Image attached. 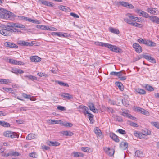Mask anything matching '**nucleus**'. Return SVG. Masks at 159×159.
<instances>
[{
	"label": "nucleus",
	"instance_id": "2",
	"mask_svg": "<svg viewBox=\"0 0 159 159\" xmlns=\"http://www.w3.org/2000/svg\"><path fill=\"white\" fill-rule=\"evenodd\" d=\"M3 135L6 137L10 138L11 139L18 138L19 136L16 133L10 131H5L3 133Z\"/></svg>",
	"mask_w": 159,
	"mask_h": 159
},
{
	"label": "nucleus",
	"instance_id": "32",
	"mask_svg": "<svg viewBox=\"0 0 159 159\" xmlns=\"http://www.w3.org/2000/svg\"><path fill=\"white\" fill-rule=\"evenodd\" d=\"M58 8L60 10L65 11H68L69 10H70L68 7L63 5L59 6Z\"/></svg>",
	"mask_w": 159,
	"mask_h": 159
},
{
	"label": "nucleus",
	"instance_id": "61",
	"mask_svg": "<svg viewBox=\"0 0 159 159\" xmlns=\"http://www.w3.org/2000/svg\"><path fill=\"white\" fill-rule=\"evenodd\" d=\"M117 73L118 74L117 76L119 78H120V77L123 74H125V72H123L122 71L119 72H117Z\"/></svg>",
	"mask_w": 159,
	"mask_h": 159
},
{
	"label": "nucleus",
	"instance_id": "21",
	"mask_svg": "<svg viewBox=\"0 0 159 159\" xmlns=\"http://www.w3.org/2000/svg\"><path fill=\"white\" fill-rule=\"evenodd\" d=\"M148 18L153 22L159 24V18L155 16H150Z\"/></svg>",
	"mask_w": 159,
	"mask_h": 159
},
{
	"label": "nucleus",
	"instance_id": "45",
	"mask_svg": "<svg viewBox=\"0 0 159 159\" xmlns=\"http://www.w3.org/2000/svg\"><path fill=\"white\" fill-rule=\"evenodd\" d=\"M10 28V31L11 32V34H12V32H21V31L17 29H16L15 28L13 29V27H9Z\"/></svg>",
	"mask_w": 159,
	"mask_h": 159
},
{
	"label": "nucleus",
	"instance_id": "31",
	"mask_svg": "<svg viewBox=\"0 0 159 159\" xmlns=\"http://www.w3.org/2000/svg\"><path fill=\"white\" fill-rule=\"evenodd\" d=\"M109 30L112 33L116 34H119V31L117 29L110 27L109 28Z\"/></svg>",
	"mask_w": 159,
	"mask_h": 159
},
{
	"label": "nucleus",
	"instance_id": "18",
	"mask_svg": "<svg viewBox=\"0 0 159 159\" xmlns=\"http://www.w3.org/2000/svg\"><path fill=\"white\" fill-rule=\"evenodd\" d=\"M144 44L150 47H154L156 45V43L152 41L146 39L145 41Z\"/></svg>",
	"mask_w": 159,
	"mask_h": 159
},
{
	"label": "nucleus",
	"instance_id": "11",
	"mask_svg": "<svg viewBox=\"0 0 159 159\" xmlns=\"http://www.w3.org/2000/svg\"><path fill=\"white\" fill-rule=\"evenodd\" d=\"M133 46L137 52L140 53L142 52V47L137 43H134Z\"/></svg>",
	"mask_w": 159,
	"mask_h": 159
},
{
	"label": "nucleus",
	"instance_id": "33",
	"mask_svg": "<svg viewBox=\"0 0 159 159\" xmlns=\"http://www.w3.org/2000/svg\"><path fill=\"white\" fill-rule=\"evenodd\" d=\"M0 125L4 127H9L10 126V124L9 123L2 121H0Z\"/></svg>",
	"mask_w": 159,
	"mask_h": 159
},
{
	"label": "nucleus",
	"instance_id": "50",
	"mask_svg": "<svg viewBox=\"0 0 159 159\" xmlns=\"http://www.w3.org/2000/svg\"><path fill=\"white\" fill-rule=\"evenodd\" d=\"M20 44L22 46H31V44L29 43L26 42L25 41H22Z\"/></svg>",
	"mask_w": 159,
	"mask_h": 159
},
{
	"label": "nucleus",
	"instance_id": "12",
	"mask_svg": "<svg viewBox=\"0 0 159 159\" xmlns=\"http://www.w3.org/2000/svg\"><path fill=\"white\" fill-rule=\"evenodd\" d=\"M143 57L147 60L153 63H156V61L154 58L151 57L150 56L147 55V53H143Z\"/></svg>",
	"mask_w": 159,
	"mask_h": 159
},
{
	"label": "nucleus",
	"instance_id": "47",
	"mask_svg": "<svg viewBox=\"0 0 159 159\" xmlns=\"http://www.w3.org/2000/svg\"><path fill=\"white\" fill-rule=\"evenodd\" d=\"M131 25L135 26L138 27H140L141 26V25L140 24H139L137 22H132L130 23V24Z\"/></svg>",
	"mask_w": 159,
	"mask_h": 159
},
{
	"label": "nucleus",
	"instance_id": "40",
	"mask_svg": "<svg viewBox=\"0 0 159 159\" xmlns=\"http://www.w3.org/2000/svg\"><path fill=\"white\" fill-rule=\"evenodd\" d=\"M22 95L24 98L26 99H29L31 101L34 100V98L33 97H31L30 95H28L25 93H23Z\"/></svg>",
	"mask_w": 159,
	"mask_h": 159
},
{
	"label": "nucleus",
	"instance_id": "38",
	"mask_svg": "<svg viewBox=\"0 0 159 159\" xmlns=\"http://www.w3.org/2000/svg\"><path fill=\"white\" fill-rule=\"evenodd\" d=\"M145 88L147 90L150 91H152L154 90V89L153 87L148 84H146Z\"/></svg>",
	"mask_w": 159,
	"mask_h": 159
},
{
	"label": "nucleus",
	"instance_id": "22",
	"mask_svg": "<svg viewBox=\"0 0 159 159\" xmlns=\"http://www.w3.org/2000/svg\"><path fill=\"white\" fill-rule=\"evenodd\" d=\"M30 59L33 62H38L41 61V58L38 56H34L30 57Z\"/></svg>",
	"mask_w": 159,
	"mask_h": 159
},
{
	"label": "nucleus",
	"instance_id": "56",
	"mask_svg": "<svg viewBox=\"0 0 159 159\" xmlns=\"http://www.w3.org/2000/svg\"><path fill=\"white\" fill-rule=\"evenodd\" d=\"M120 115L124 116L126 117L129 118L130 114H128L127 112H123L121 113Z\"/></svg>",
	"mask_w": 159,
	"mask_h": 159
},
{
	"label": "nucleus",
	"instance_id": "26",
	"mask_svg": "<svg viewBox=\"0 0 159 159\" xmlns=\"http://www.w3.org/2000/svg\"><path fill=\"white\" fill-rule=\"evenodd\" d=\"M61 134L63 136H71L73 135V133L70 131H64L61 132Z\"/></svg>",
	"mask_w": 159,
	"mask_h": 159
},
{
	"label": "nucleus",
	"instance_id": "15",
	"mask_svg": "<svg viewBox=\"0 0 159 159\" xmlns=\"http://www.w3.org/2000/svg\"><path fill=\"white\" fill-rule=\"evenodd\" d=\"M39 2L41 4L47 6H51L53 7V3L51 2L44 0H39Z\"/></svg>",
	"mask_w": 159,
	"mask_h": 159
},
{
	"label": "nucleus",
	"instance_id": "39",
	"mask_svg": "<svg viewBox=\"0 0 159 159\" xmlns=\"http://www.w3.org/2000/svg\"><path fill=\"white\" fill-rule=\"evenodd\" d=\"M73 154H74V157H83L84 156L83 154L79 152H73Z\"/></svg>",
	"mask_w": 159,
	"mask_h": 159
},
{
	"label": "nucleus",
	"instance_id": "6",
	"mask_svg": "<svg viewBox=\"0 0 159 159\" xmlns=\"http://www.w3.org/2000/svg\"><path fill=\"white\" fill-rule=\"evenodd\" d=\"M136 11L139 14V16H143L148 18L149 17V15L146 12H144L143 11L139 9H137L136 10Z\"/></svg>",
	"mask_w": 159,
	"mask_h": 159
},
{
	"label": "nucleus",
	"instance_id": "10",
	"mask_svg": "<svg viewBox=\"0 0 159 159\" xmlns=\"http://www.w3.org/2000/svg\"><path fill=\"white\" fill-rule=\"evenodd\" d=\"M8 26L10 27H17L20 28L24 29L25 28V26L20 24H17L13 23H11V24H9Z\"/></svg>",
	"mask_w": 159,
	"mask_h": 159
},
{
	"label": "nucleus",
	"instance_id": "20",
	"mask_svg": "<svg viewBox=\"0 0 159 159\" xmlns=\"http://www.w3.org/2000/svg\"><path fill=\"white\" fill-rule=\"evenodd\" d=\"M110 136L111 139L116 142H119V139L118 138V136L113 133H111L110 134Z\"/></svg>",
	"mask_w": 159,
	"mask_h": 159
},
{
	"label": "nucleus",
	"instance_id": "42",
	"mask_svg": "<svg viewBox=\"0 0 159 159\" xmlns=\"http://www.w3.org/2000/svg\"><path fill=\"white\" fill-rule=\"evenodd\" d=\"M57 83L59 85L61 86L67 87H68L69 86V85L67 83H64L62 81H57Z\"/></svg>",
	"mask_w": 159,
	"mask_h": 159
},
{
	"label": "nucleus",
	"instance_id": "23",
	"mask_svg": "<svg viewBox=\"0 0 159 159\" xmlns=\"http://www.w3.org/2000/svg\"><path fill=\"white\" fill-rule=\"evenodd\" d=\"M147 11L148 13L155 15L157 14V12L156 9L152 8H148Z\"/></svg>",
	"mask_w": 159,
	"mask_h": 159
},
{
	"label": "nucleus",
	"instance_id": "57",
	"mask_svg": "<svg viewBox=\"0 0 159 159\" xmlns=\"http://www.w3.org/2000/svg\"><path fill=\"white\" fill-rule=\"evenodd\" d=\"M31 21H30V22H32L34 23L37 24H39L40 23V21L37 20H34L31 19Z\"/></svg>",
	"mask_w": 159,
	"mask_h": 159
},
{
	"label": "nucleus",
	"instance_id": "34",
	"mask_svg": "<svg viewBox=\"0 0 159 159\" xmlns=\"http://www.w3.org/2000/svg\"><path fill=\"white\" fill-rule=\"evenodd\" d=\"M62 125L65 126L66 127H71L73 125L70 123L67 122H63L62 121V123L61 124Z\"/></svg>",
	"mask_w": 159,
	"mask_h": 159
},
{
	"label": "nucleus",
	"instance_id": "43",
	"mask_svg": "<svg viewBox=\"0 0 159 159\" xmlns=\"http://www.w3.org/2000/svg\"><path fill=\"white\" fill-rule=\"evenodd\" d=\"M9 24H11V23H9L7 24V25H5L2 24H0V28L2 29H5L6 28H8V27H10L8 26V25H9Z\"/></svg>",
	"mask_w": 159,
	"mask_h": 159
},
{
	"label": "nucleus",
	"instance_id": "52",
	"mask_svg": "<svg viewBox=\"0 0 159 159\" xmlns=\"http://www.w3.org/2000/svg\"><path fill=\"white\" fill-rule=\"evenodd\" d=\"M11 156H17L19 155V153L18 152L12 151H11Z\"/></svg>",
	"mask_w": 159,
	"mask_h": 159
},
{
	"label": "nucleus",
	"instance_id": "25",
	"mask_svg": "<svg viewBox=\"0 0 159 159\" xmlns=\"http://www.w3.org/2000/svg\"><path fill=\"white\" fill-rule=\"evenodd\" d=\"M24 77L25 78H27L29 80H31L33 81L36 80H37V77L30 75H24Z\"/></svg>",
	"mask_w": 159,
	"mask_h": 159
},
{
	"label": "nucleus",
	"instance_id": "14",
	"mask_svg": "<svg viewBox=\"0 0 159 159\" xmlns=\"http://www.w3.org/2000/svg\"><path fill=\"white\" fill-rule=\"evenodd\" d=\"M61 95V97L64 98L68 100H70L71 99H72L73 98L72 95L66 93H62Z\"/></svg>",
	"mask_w": 159,
	"mask_h": 159
},
{
	"label": "nucleus",
	"instance_id": "13",
	"mask_svg": "<svg viewBox=\"0 0 159 159\" xmlns=\"http://www.w3.org/2000/svg\"><path fill=\"white\" fill-rule=\"evenodd\" d=\"M119 3L120 5L132 9L134 8V6L132 5L129 4L128 3L123 1L120 2H119Z\"/></svg>",
	"mask_w": 159,
	"mask_h": 159
},
{
	"label": "nucleus",
	"instance_id": "28",
	"mask_svg": "<svg viewBox=\"0 0 159 159\" xmlns=\"http://www.w3.org/2000/svg\"><path fill=\"white\" fill-rule=\"evenodd\" d=\"M108 44V43H104L98 41L96 42H95V44L96 45L100 46L102 47H107Z\"/></svg>",
	"mask_w": 159,
	"mask_h": 159
},
{
	"label": "nucleus",
	"instance_id": "41",
	"mask_svg": "<svg viewBox=\"0 0 159 159\" xmlns=\"http://www.w3.org/2000/svg\"><path fill=\"white\" fill-rule=\"evenodd\" d=\"M29 156L30 157L34 158H36L38 157V154L36 152H34L29 153Z\"/></svg>",
	"mask_w": 159,
	"mask_h": 159
},
{
	"label": "nucleus",
	"instance_id": "53",
	"mask_svg": "<svg viewBox=\"0 0 159 159\" xmlns=\"http://www.w3.org/2000/svg\"><path fill=\"white\" fill-rule=\"evenodd\" d=\"M117 132H118L119 133L122 135L125 134L126 133V131L121 129H119L117 130Z\"/></svg>",
	"mask_w": 159,
	"mask_h": 159
},
{
	"label": "nucleus",
	"instance_id": "4",
	"mask_svg": "<svg viewBox=\"0 0 159 159\" xmlns=\"http://www.w3.org/2000/svg\"><path fill=\"white\" fill-rule=\"evenodd\" d=\"M10 28L0 30V33L5 36H9L11 35V32L10 30Z\"/></svg>",
	"mask_w": 159,
	"mask_h": 159
},
{
	"label": "nucleus",
	"instance_id": "17",
	"mask_svg": "<svg viewBox=\"0 0 159 159\" xmlns=\"http://www.w3.org/2000/svg\"><path fill=\"white\" fill-rule=\"evenodd\" d=\"M120 146L121 149L125 150L128 147V143L125 141H123L121 142Z\"/></svg>",
	"mask_w": 159,
	"mask_h": 159
},
{
	"label": "nucleus",
	"instance_id": "64",
	"mask_svg": "<svg viewBox=\"0 0 159 159\" xmlns=\"http://www.w3.org/2000/svg\"><path fill=\"white\" fill-rule=\"evenodd\" d=\"M9 44H10V47H9L10 48H16L17 47V46L15 44L11 43H10Z\"/></svg>",
	"mask_w": 159,
	"mask_h": 159
},
{
	"label": "nucleus",
	"instance_id": "29",
	"mask_svg": "<svg viewBox=\"0 0 159 159\" xmlns=\"http://www.w3.org/2000/svg\"><path fill=\"white\" fill-rule=\"evenodd\" d=\"M135 90L136 92L141 95L145 94L146 93V91L142 89L138 88L136 89Z\"/></svg>",
	"mask_w": 159,
	"mask_h": 159
},
{
	"label": "nucleus",
	"instance_id": "54",
	"mask_svg": "<svg viewBox=\"0 0 159 159\" xmlns=\"http://www.w3.org/2000/svg\"><path fill=\"white\" fill-rule=\"evenodd\" d=\"M52 124H61L62 123V121L59 120H52Z\"/></svg>",
	"mask_w": 159,
	"mask_h": 159
},
{
	"label": "nucleus",
	"instance_id": "37",
	"mask_svg": "<svg viewBox=\"0 0 159 159\" xmlns=\"http://www.w3.org/2000/svg\"><path fill=\"white\" fill-rule=\"evenodd\" d=\"M143 134L145 135V136L146 135H150L151 134V131L147 129H145L143 131Z\"/></svg>",
	"mask_w": 159,
	"mask_h": 159
},
{
	"label": "nucleus",
	"instance_id": "62",
	"mask_svg": "<svg viewBox=\"0 0 159 159\" xmlns=\"http://www.w3.org/2000/svg\"><path fill=\"white\" fill-rule=\"evenodd\" d=\"M70 14L71 16H72L73 17H74V18H79V16L78 15H77L75 13L71 12L70 13Z\"/></svg>",
	"mask_w": 159,
	"mask_h": 159
},
{
	"label": "nucleus",
	"instance_id": "55",
	"mask_svg": "<svg viewBox=\"0 0 159 159\" xmlns=\"http://www.w3.org/2000/svg\"><path fill=\"white\" fill-rule=\"evenodd\" d=\"M81 150L82 151L85 152H89L90 149L88 147H82Z\"/></svg>",
	"mask_w": 159,
	"mask_h": 159
},
{
	"label": "nucleus",
	"instance_id": "24",
	"mask_svg": "<svg viewBox=\"0 0 159 159\" xmlns=\"http://www.w3.org/2000/svg\"><path fill=\"white\" fill-rule=\"evenodd\" d=\"M37 135L33 134L30 133L26 137V139L28 140H30L37 138Z\"/></svg>",
	"mask_w": 159,
	"mask_h": 159
},
{
	"label": "nucleus",
	"instance_id": "46",
	"mask_svg": "<svg viewBox=\"0 0 159 159\" xmlns=\"http://www.w3.org/2000/svg\"><path fill=\"white\" fill-rule=\"evenodd\" d=\"M8 62L13 65H16L17 61L13 59H9L8 60Z\"/></svg>",
	"mask_w": 159,
	"mask_h": 159
},
{
	"label": "nucleus",
	"instance_id": "5",
	"mask_svg": "<svg viewBox=\"0 0 159 159\" xmlns=\"http://www.w3.org/2000/svg\"><path fill=\"white\" fill-rule=\"evenodd\" d=\"M107 48H109L111 51L116 52H120L121 51L120 49L117 46L108 44Z\"/></svg>",
	"mask_w": 159,
	"mask_h": 159
},
{
	"label": "nucleus",
	"instance_id": "19",
	"mask_svg": "<svg viewBox=\"0 0 159 159\" xmlns=\"http://www.w3.org/2000/svg\"><path fill=\"white\" fill-rule=\"evenodd\" d=\"M134 134L136 137H138L141 139H144L145 137L143 133H141L139 132L135 131L134 132Z\"/></svg>",
	"mask_w": 159,
	"mask_h": 159
},
{
	"label": "nucleus",
	"instance_id": "7",
	"mask_svg": "<svg viewBox=\"0 0 159 159\" xmlns=\"http://www.w3.org/2000/svg\"><path fill=\"white\" fill-rule=\"evenodd\" d=\"M104 150L107 154L110 156H113L115 152L114 149H111L109 148L105 147L104 148Z\"/></svg>",
	"mask_w": 159,
	"mask_h": 159
},
{
	"label": "nucleus",
	"instance_id": "63",
	"mask_svg": "<svg viewBox=\"0 0 159 159\" xmlns=\"http://www.w3.org/2000/svg\"><path fill=\"white\" fill-rule=\"evenodd\" d=\"M152 125L155 126L157 128L159 129V123L157 122H153Z\"/></svg>",
	"mask_w": 159,
	"mask_h": 159
},
{
	"label": "nucleus",
	"instance_id": "48",
	"mask_svg": "<svg viewBox=\"0 0 159 159\" xmlns=\"http://www.w3.org/2000/svg\"><path fill=\"white\" fill-rule=\"evenodd\" d=\"M122 102L123 104L125 106L127 107L129 105L128 102L125 99H123Z\"/></svg>",
	"mask_w": 159,
	"mask_h": 159
},
{
	"label": "nucleus",
	"instance_id": "44",
	"mask_svg": "<svg viewBox=\"0 0 159 159\" xmlns=\"http://www.w3.org/2000/svg\"><path fill=\"white\" fill-rule=\"evenodd\" d=\"M2 84H7L11 83V80L9 79H2Z\"/></svg>",
	"mask_w": 159,
	"mask_h": 159
},
{
	"label": "nucleus",
	"instance_id": "16",
	"mask_svg": "<svg viewBox=\"0 0 159 159\" xmlns=\"http://www.w3.org/2000/svg\"><path fill=\"white\" fill-rule=\"evenodd\" d=\"M90 110L93 112L96 113L98 112V110L95 108L94 105L93 103H89L88 105Z\"/></svg>",
	"mask_w": 159,
	"mask_h": 159
},
{
	"label": "nucleus",
	"instance_id": "58",
	"mask_svg": "<svg viewBox=\"0 0 159 159\" xmlns=\"http://www.w3.org/2000/svg\"><path fill=\"white\" fill-rule=\"evenodd\" d=\"M57 109L62 111L66 110V108L64 107L60 106H58L57 107Z\"/></svg>",
	"mask_w": 159,
	"mask_h": 159
},
{
	"label": "nucleus",
	"instance_id": "59",
	"mask_svg": "<svg viewBox=\"0 0 159 159\" xmlns=\"http://www.w3.org/2000/svg\"><path fill=\"white\" fill-rule=\"evenodd\" d=\"M146 39H143L142 38H140L139 39L137 40V41L139 43H142L143 44H144L145 43V41Z\"/></svg>",
	"mask_w": 159,
	"mask_h": 159
},
{
	"label": "nucleus",
	"instance_id": "9",
	"mask_svg": "<svg viewBox=\"0 0 159 159\" xmlns=\"http://www.w3.org/2000/svg\"><path fill=\"white\" fill-rule=\"evenodd\" d=\"M79 108L80 109L79 110L80 112H83L84 114L89 113L88 108L86 106L80 105L79 107Z\"/></svg>",
	"mask_w": 159,
	"mask_h": 159
},
{
	"label": "nucleus",
	"instance_id": "51",
	"mask_svg": "<svg viewBox=\"0 0 159 159\" xmlns=\"http://www.w3.org/2000/svg\"><path fill=\"white\" fill-rule=\"evenodd\" d=\"M37 75L42 77H47L48 76V75L47 74L42 73H39L37 74Z\"/></svg>",
	"mask_w": 159,
	"mask_h": 159
},
{
	"label": "nucleus",
	"instance_id": "35",
	"mask_svg": "<svg viewBox=\"0 0 159 159\" xmlns=\"http://www.w3.org/2000/svg\"><path fill=\"white\" fill-rule=\"evenodd\" d=\"M94 132L96 134L99 136H100L102 134V133L100 129L98 127H96L94 129Z\"/></svg>",
	"mask_w": 159,
	"mask_h": 159
},
{
	"label": "nucleus",
	"instance_id": "30",
	"mask_svg": "<svg viewBox=\"0 0 159 159\" xmlns=\"http://www.w3.org/2000/svg\"><path fill=\"white\" fill-rule=\"evenodd\" d=\"M115 84L119 88L121 91H123V90L124 87L121 83L119 82H115Z\"/></svg>",
	"mask_w": 159,
	"mask_h": 159
},
{
	"label": "nucleus",
	"instance_id": "60",
	"mask_svg": "<svg viewBox=\"0 0 159 159\" xmlns=\"http://www.w3.org/2000/svg\"><path fill=\"white\" fill-rule=\"evenodd\" d=\"M21 18L24 20H25L28 21L30 22V21H31V18H28L24 16H21Z\"/></svg>",
	"mask_w": 159,
	"mask_h": 159
},
{
	"label": "nucleus",
	"instance_id": "1",
	"mask_svg": "<svg viewBox=\"0 0 159 159\" xmlns=\"http://www.w3.org/2000/svg\"><path fill=\"white\" fill-rule=\"evenodd\" d=\"M126 16L128 17L129 19L125 18L124 20L125 22L127 23L130 24L132 21H136L138 22H140V19L137 17H134L131 14L128 13L126 15Z\"/></svg>",
	"mask_w": 159,
	"mask_h": 159
},
{
	"label": "nucleus",
	"instance_id": "36",
	"mask_svg": "<svg viewBox=\"0 0 159 159\" xmlns=\"http://www.w3.org/2000/svg\"><path fill=\"white\" fill-rule=\"evenodd\" d=\"M135 155L137 157H142L143 156V152L142 151L137 150L135 151Z\"/></svg>",
	"mask_w": 159,
	"mask_h": 159
},
{
	"label": "nucleus",
	"instance_id": "49",
	"mask_svg": "<svg viewBox=\"0 0 159 159\" xmlns=\"http://www.w3.org/2000/svg\"><path fill=\"white\" fill-rule=\"evenodd\" d=\"M87 114H88V116L89 117V119L90 120V121L93 123L92 121L93 119V115L92 114L90 113L89 112V113H87Z\"/></svg>",
	"mask_w": 159,
	"mask_h": 159
},
{
	"label": "nucleus",
	"instance_id": "3",
	"mask_svg": "<svg viewBox=\"0 0 159 159\" xmlns=\"http://www.w3.org/2000/svg\"><path fill=\"white\" fill-rule=\"evenodd\" d=\"M0 10L1 11L5 13V18L4 19H9L11 20V16L14 15L13 13L7 11V10L4 9H1Z\"/></svg>",
	"mask_w": 159,
	"mask_h": 159
},
{
	"label": "nucleus",
	"instance_id": "27",
	"mask_svg": "<svg viewBox=\"0 0 159 159\" xmlns=\"http://www.w3.org/2000/svg\"><path fill=\"white\" fill-rule=\"evenodd\" d=\"M47 144L49 146H58L60 145V143L57 142H52L50 141L48 142Z\"/></svg>",
	"mask_w": 159,
	"mask_h": 159
},
{
	"label": "nucleus",
	"instance_id": "8",
	"mask_svg": "<svg viewBox=\"0 0 159 159\" xmlns=\"http://www.w3.org/2000/svg\"><path fill=\"white\" fill-rule=\"evenodd\" d=\"M135 110L137 111L140 112L141 113L145 115L148 116L149 115V113L148 111L139 107H137L135 108Z\"/></svg>",
	"mask_w": 159,
	"mask_h": 159
}]
</instances>
